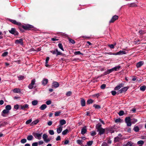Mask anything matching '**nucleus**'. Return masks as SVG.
I'll list each match as a JSON object with an SVG mask.
<instances>
[{
	"label": "nucleus",
	"mask_w": 146,
	"mask_h": 146,
	"mask_svg": "<svg viewBox=\"0 0 146 146\" xmlns=\"http://www.w3.org/2000/svg\"><path fill=\"white\" fill-rule=\"evenodd\" d=\"M39 121L38 119H36L33 122H32L31 124V125L33 126L34 125H35L38 123Z\"/></svg>",
	"instance_id": "obj_19"
},
{
	"label": "nucleus",
	"mask_w": 146,
	"mask_h": 146,
	"mask_svg": "<svg viewBox=\"0 0 146 146\" xmlns=\"http://www.w3.org/2000/svg\"><path fill=\"white\" fill-rule=\"evenodd\" d=\"M38 102L37 100H34L32 102V103L33 106H35L37 104Z\"/></svg>",
	"instance_id": "obj_32"
},
{
	"label": "nucleus",
	"mask_w": 146,
	"mask_h": 146,
	"mask_svg": "<svg viewBox=\"0 0 146 146\" xmlns=\"http://www.w3.org/2000/svg\"><path fill=\"white\" fill-rule=\"evenodd\" d=\"M124 84H123L121 83L117 86L115 88L114 90H117L121 88L123 86Z\"/></svg>",
	"instance_id": "obj_12"
},
{
	"label": "nucleus",
	"mask_w": 146,
	"mask_h": 146,
	"mask_svg": "<svg viewBox=\"0 0 146 146\" xmlns=\"http://www.w3.org/2000/svg\"><path fill=\"white\" fill-rule=\"evenodd\" d=\"M87 132V129L86 127H84L81 130V133L82 135H84Z\"/></svg>",
	"instance_id": "obj_15"
},
{
	"label": "nucleus",
	"mask_w": 146,
	"mask_h": 146,
	"mask_svg": "<svg viewBox=\"0 0 146 146\" xmlns=\"http://www.w3.org/2000/svg\"><path fill=\"white\" fill-rule=\"evenodd\" d=\"M144 143V142L143 141L140 140L137 142V144H138L143 145Z\"/></svg>",
	"instance_id": "obj_56"
},
{
	"label": "nucleus",
	"mask_w": 146,
	"mask_h": 146,
	"mask_svg": "<svg viewBox=\"0 0 146 146\" xmlns=\"http://www.w3.org/2000/svg\"><path fill=\"white\" fill-rule=\"evenodd\" d=\"M10 21L14 24L17 25H20L21 23L20 22H17L16 21L14 20H10Z\"/></svg>",
	"instance_id": "obj_14"
},
{
	"label": "nucleus",
	"mask_w": 146,
	"mask_h": 146,
	"mask_svg": "<svg viewBox=\"0 0 146 146\" xmlns=\"http://www.w3.org/2000/svg\"><path fill=\"white\" fill-rule=\"evenodd\" d=\"M111 72V69L108 70L106 71L104 73V74L105 75H107L108 74H109Z\"/></svg>",
	"instance_id": "obj_33"
},
{
	"label": "nucleus",
	"mask_w": 146,
	"mask_h": 146,
	"mask_svg": "<svg viewBox=\"0 0 146 146\" xmlns=\"http://www.w3.org/2000/svg\"><path fill=\"white\" fill-rule=\"evenodd\" d=\"M27 142V140L25 139H23L21 141V142L22 143H24Z\"/></svg>",
	"instance_id": "obj_45"
},
{
	"label": "nucleus",
	"mask_w": 146,
	"mask_h": 146,
	"mask_svg": "<svg viewBox=\"0 0 146 146\" xmlns=\"http://www.w3.org/2000/svg\"><path fill=\"white\" fill-rule=\"evenodd\" d=\"M51 139L48 138H47L46 139H45V140L44 141L46 143H48L49 142V141L51 140Z\"/></svg>",
	"instance_id": "obj_46"
},
{
	"label": "nucleus",
	"mask_w": 146,
	"mask_h": 146,
	"mask_svg": "<svg viewBox=\"0 0 146 146\" xmlns=\"http://www.w3.org/2000/svg\"><path fill=\"white\" fill-rule=\"evenodd\" d=\"M81 104L82 106L84 107L85 105V101L84 99L81 98Z\"/></svg>",
	"instance_id": "obj_20"
},
{
	"label": "nucleus",
	"mask_w": 146,
	"mask_h": 146,
	"mask_svg": "<svg viewBox=\"0 0 146 146\" xmlns=\"http://www.w3.org/2000/svg\"><path fill=\"white\" fill-rule=\"evenodd\" d=\"M74 53V54L75 55H79V54L83 55V54L81 53L80 51L75 52Z\"/></svg>",
	"instance_id": "obj_37"
},
{
	"label": "nucleus",
	"mask_w": 146,
	"mask_h": 146,
	"mask_svg": "<svg viewBox=\"0 0 146 146\" xmlns=\"http://www.w3.org/2000/svg\"><path fill=\"white\" fill-rule=\"evenodd\" d=\"M48 132L49 134L51 135H53L54 134V132L53 130H49L48 131Z\"/></svg>",
	"instance_id": "obj_48"
},
{
	"label": "nucleus",
	"mask_w": 146,
	"mask_h": 146,
	"mask_svg": "<svg viewBox=\"0 0 146 146\" xmlns=\"http://www.w3.org/2000/svg\"><path fill=\"white\" fill-rule=\"evenodd\" d=\"M137 121V119L135 118H133L131 119V123H132L134 124Z\"/></svg>",
	"instance_id": "obj_40"
},
{
	"label": "nucleus",
	"mask_w": 146,
	"mask_h": 146,
	"mask_svg": "<svg viewBox=\"0 0 146 146\" xmlns=\"http://www.w3.org/2000/svg\"><path fill=\"white\" fill-rule=\"evenodd\" d=\"M21 108L23 110H24L25 109H28L29 108V105L27 104L21 105Z\"/></svg>",
	"instance_id": "obj_16"
},
{
	"label": "nucleus",
	"mask_w": 146,
	"mask_h": 146,
	"mask_svg": "<svg viewBox=\"0 0 146 146\" xmlns=\"http://www.w3.org/2000/svg\"><path fill=\"white\" fill-rule=\"evenodd\" d=\"M72 94V92L70 91H69L67 92V93L66 94V95L67 96H71V95Z\"/></svg>",
	"instance_id": "obj_54"
},
{
	"label": "nucleus",
	"mask_w": 146,
	"mask_h": 146,
	"mask_svg": "<svg viewBox=\"0 0 146 146\" xmlns=\"http://www.w3.org/2000/svg\"><path fill=\"white\" fill-rule=\"evenodd\" d=\"M116 45V43H115L114 44H111L108 45V46L110 47L111 48H114V46Z\"/></svg>",
	"instance_id": "obj_41"
},
{
	"label": "nucleus",
	"mask_w": 146,
	"mask_h": 146,
	"mask_svg": "<svg viewBox=\"0 0 146 146\" xmlns=\"http://www.w3.org/2000/svg\"><path fill=\"white\" fill-rule=\"evenodd\" d=\"M15 43L16 44H20L22 45L23 44V39L20 38L19 40H16L15 41Z\"/></svg>",
	"instance_id": "obj_11"
},
{
	"label": "nucleus",
	"mask_w": 146,
	"mask_h": 146,
	"mask_svg": "<svg viewBox=\"0 0 146 146\" xmlns=\"http://www.w3.org/2000/svg\"><path fill=\"white\" fill-rule=\"evenodd\" d=\"M59 83L56 82H54L52 83V88H56L59 87Z\"/></svg>",
	"instance_id": "obj_8"
},
{
	"label": "nucleus",
	"mask_w": 146,
	"mask_h": 146,
	"mask_svg": "<svg viewBox=\"0 0 146 146\" xmlns=\"http://www.w3.org/2000/svg\"><path fill=\"white\" fill-rule=\"evenodd\" d=\"M35 82V79H33L32 80L31 83L28 86V88L29 89H31L33 88Z\"/></svg>",
	"instance_id": "obj_5"
},
{
	"label": "nucleus",
	"mask_w": 146,
	"mask_h": 146,
	"mask_svg": "<svg viewBox=\"0 0 146 146\" xmlns=\"http://www.w3.org/2000/svg\"><path fill=\"white\" fill-rule=\"evenodd\" d=\"M48 82V80L46 79H44L42 81V83L43 85L45 86Z\"/></svg>",
	"instance_id": "obj_17"
},
{
	"label": "nucleus",
	"mask_w": 146,
	"mask_h": 146,
	"mask_svg": "<svg viewBox=\"0 0 146 146\" xmlns=\"http://www.w3.org/2000/svg\"><path fill=\"white\" fill-rule=\"evenodd\" d=\"M144 64L143 61H140L137 64L136 66L137 68L140 67Z\"/></svg>",
	"instance_id": "obj_18"
},
{
	"label": "nucleus",
	"mask_w": 146,
	"mask_h": 146,
	"mask_svg": "<svg viewBox=\"0 0 146 146\" xmlns=\"http://www.w3.org/2000/svg\"><path fill=\"white\" fill-rule=\"evenodd\" d=\"M33 138V136L32 135L28 136L27 137V139L29 141L32 140Z\"/></svg>",
	"instance_id": "obj_26"
},
{
	"label": "nucleus",
	"mask_w": 146,
	"mask_h": 146,
	"mask_svg": "<svg viewBox=\"0 0 146 146\" xmlns=\"http://www.w3.org/2000/svg\"><path fill=\"white\" fill-rule=\"evenodd\" d=\"M9 111L6 109H5L3 110L1 113V115L3 117H5L6 114H8Z\"/></svg>",
	"instance_id": "obj_10"
},
{
	"label": "nucleus",
	"mask_w": 146,
	"mask_h": 146,
	"mask_svg": "<svg viewBox=\"0 0 146 146\" xmlns=\"http://www.w3.org/2000/svg\"><path fill=\"white\" fill-rule=\"evenodd\" d=\"M38 145V142H35L33 143L32 144V146H37Z\"/></svg>",
	"instance_id": "obj_64"
},
{
	"label": "nucleus",
	"mask_w": 146,
	"mask_h": 146,
	"mask_svg": "<svg viewBox=\"0 0 146 146\" xmlns=\"http://www.w3.org/2000/svg\"><path fill=\"white\" fill-rule=\"evenodd\" d=\"M121 119L120 118H118L115 120V122L116 123L119 122L120 121Z\"/></svg>",
	"instance_id": "obj_62"
},
{
	"label": "nucleus",
	"mask_w": 146,
	"mask_h": 146,
	"mask_svg": "<svg viewBox=\"0 0 146 146\" xmlns=\"http://www.w3.org/2000/svg\"><path fill=\"white\" fill-rule=\"evenodd\" d=\"M62 130V127L61 126L57 129V132L58 133H60Z\"/></svg>",
	"instance_id": "obj_24"
},
{
	"label": "nucleus",
	"mask_w": 146,
	"mask_h": 146,
	"mask_svg": "<svg viewBox=\"0 0 146 146\" xmlns=\"http://www.w3.org/2000/svg\"><path fill=\"white\" fill-rule=\"evenodd\" d=\"M42 134V133H37L34 132L33 133V135L35 138L38 140H40L41 139Z\"/></svg>",
	"instance_id": "obj_2"
},
{
	"label": "nucleus",
	"mask_w": 146,
	"mask_h": 146,
	"mask_svg": "<svg viewBox=\"0 0 146 146\" xmlns=\"http://www.w3.org/2000/svg\"><path fill=\"white\" fill-rule=\"evenodd\" d=\"M124 113V112L123 111H120L118 113V114L119 116H122L123 115Z\"/></svg>",
	"instance_id": "obj_47"
},
{
	"label": "nucleus",
	"mask_w": 146,
	"mask_h": 146,
	"mask_svg": "<svg viewBox=\"0 0 146 146\" xmlns=\"http://www.w3.org/2000/svg\"><path fill=\"white\" fill-rule=\"evenodd\" d=\"M76 142L78 144L81 145L83 142V141L82 140H78Z\"/></svg>",
	"instance_id": "obj_42"
},
{
	"label": "nucleus",
	"mask_w": 146,
	"mask_h": 146,
	"mask_svg": "<svg viewBox=\"0 0 146 146\" xmlns=\"http://www.w3.org/2000/svg\"><path fill=\"white\" fill-rule=\"evenodd\" d=\"M93 143L92 141H90L87 142V145L88 146H90Z\"/></svg>",
	"instance_id": "obj_60"
},
{
	"label": "nucleus",
	"mask_w": 146,
	"mask_h": 146,
	"mask_svg": "<svg viewBox=\"0 0 146 146\" xmlns=\"http://www.w3.org/2000/svg\"><path fill=\"white\" fill-rule=\"evenodd\" d=\"M68 132V130L67 129H66L63 131V132L62 133V134L63 135H65Z\"/></svg>",
	"instance_id": "obj_39"
},
{
	"label": "nucleus",
	"mask_w": 146,
	"mask_h": 146,
	"mask_svg": "<svg viewBox=\"0 0 146 146\" xmlns=\"http://www.w3.org/2000/svg\"><path fill=\"white\" fill-rule=\"evenodd\" d=\"M50 52L53 54H56V56L59 55H61L62 54V53L58 51L57 49H56L55 50L50 51Z\"/></svg>",
	"instance_id": "obj_4"
},
{
	"label": "nucleus",
	"mask_w": 146,
	"mask_h": 146,
	"mask_svg": "<svg viewBox=\"0 0 146 146\" xmlns=\"http://www.w3.org/2000/svg\"><path fill=\"white\" fill-rule=\"evenodd\" d=\"M47 138H48V136L46 134H44L43 135L42 138L44 141L45 139H46Z\"/></svg>",
	"instance_id": "obj_35"
},
{
	"label": "nucleus",
	"mask_w": 146,
	"mask_h": 146,
	"mask_svg": "<svg viewBox=\"0 0 146 146\" xmlns=\"http://www.w3.org/2000/svg\"><path fill=\"white\" fill-rule=\"evenodd\" d=\"M58 46L59 48L60 49L64 51V50L63 48V46L61 43H59L58 45Z\"/></svg>",
	"instance_id": "obj_34"
},
{
	"label": "nucleus",
	"mask_w": 146,
	"mask_h": 146,
	"mask_svg": "<svg viewBox=\"0 0 146 146\" xmlns=\"http://www.w3.org/2000/svg\"><path fill=\"white\" fill-rule=\"evenodd\" d=\"M61 113V111H58L56 112L55 113L54 115L56 116H57L59 115Z\"/></svg>",
	"instance_id": "obj_43"
},
{
	"label": "nucleus",
	"mask_w": 146,
	"mask_h": 146,
	"mask_svg": "<svg viewBox=\"0 0 146 146\" xmlns=\"http://www.w3.org/2000/svg\"><path fill=\"white\" fill-rule=\"evenodd\" d=\"M106 86V85L105 84H102L101 86V88L102 89H104L105 88Z\"/></svg>",
	"instance_id": "obj_63"
},
{
	"label": "nucleus",
	"mask_w": 146,
	"mask_h": 146,
	"mask_svg": "<svg viewBox=\"0 0 146 146\" xmlns=\"http://www.w3.org/2000/svg\"><path fill=\"white\" fill-rule=\"evenodd\" d=\"M32 121V119H29L26 122V123L27 124H28L30 123H31Z\"/></svg>",
	"instance_id": "obj_55"
},
{
	"label": "nucleus",
	"mask_w": 146,
	"mask_h": 146,
	"mask_svg": "<svg viewBox=\"0 0 146 146\" xmlns=\"http://www.w3.org/2000/svg\"><path fill=\"white\" fill-rule=\"evenodd\" d=\"M146 89V86L143 85L141 86L140 88V90L142 91H144Z\"/></svg>",
	"instance_id": "obj_36"
},
{
	"label": "nucleus",
	"mask_w": 146,
	"mask_h": 146,
	"mask_svg": "<svg viewBox=\"0 0 146 146\" xmlns=\"http://www.w3.org/2000/svg\"><path fill=\"white\" fill-rule=\"evenodd\" d=\"M111 54H112V55H123V54H125L126 53L125 52V51H123V50H120L119 51V52H117L115 53H110Z\"/></svg>",
	"instance_id": "obj_3"
},
{
	"label": "nucleus",
	"mask_w": 146,
	"mask_h": 146,
	"mask_svg": "<svg viewBox=\"0 0 146 146\" xmlns=\"http://www.w3.org/2000/svg\"><path fill=\"white\" fill-rule=\"evenodd\" d=\"M51 103V101L50 100L47 101L46 102V104L47 105H49Z\"/></svg>",
	"instance_id": "obj_61"
},
{
	"label": "nucleus",
	"mask_w": 146,
	"mask_h": 146,
	"mask_svg": "<svg viewBox=\"0 0 146 146\" xmlns=\"http://www.w3.org/2000/svg\"><path fill=\"white\" fill-rule=\"evenodd\" d=\"M93 102V100L92 99H90L87 100V104H90L92 103Z\"/></svg>",
	"instance_id": "obj_44"
},
{
	"label": "nucleus",
	"mask_w": 146,
	"mask_h": 146,
	"mask_svg": "<svg viewBox=\"0 0 146 146\" xmlns=\"http://www.w3.org/2000/svg\"><path fill=\"white\" fill-rule=\"evenodd\" d=\"M130 118L129 117H126L125 119V122L130 121Z\"/></svg>",
	"instance_id": "obj_53"
},
{
	"label": "nucleus",
	"mask_w": 146,
	"mask_h": 146,
	"mask_svg": "<svg viewBox=\"0 0 146 146\" xmlns=\"http://www.w3.org/2000/svg\"><path fill=\"white\" fill-rule=\"evenodd\" d=\"M47 107L46 105L45 104H43L42 105H41L40 107L39 108L41 110H44L45 109H46Z\"/></svg>",
	"instance_id": "obj_21"
},
{
	"label": "nucleus",
	"mask_w": 146,
	"mask_h": 146,
	"mask_svg": "<svg viewBox=\"0 0 146 146\" xmlns=\"http://www.w3.org/2000/svg\"><path fill=\"white\" fill-rule=\"evenodd\" d=\"M60 123L62 125H63L66 123V121L64 119L61 120L60 121Z\"/></svg>",
	"instance_id": "obj_29"
},
{
	"label": "nucleus",
	"mask_w": 146,
	"mask_h": 146,
	"mask_svg": "<svg viewBox=\"0 0 146 146\" xmlns=\"http://www.w3.org/2000/svg\"><path fill=\"white\" fill-rule=\"evenodd\" d=\"M13 92L14 93H19L21 92L20 90L18 88L15 89L13 90Z\"/></svg>",
	"instance_id": "obj_28"
},
{
	"label": "nucleus",
	"mask_w": 146,
	"mask_h": 146,
	"mask_svg": "<svg viewBox=\"0 0 146 146\" xmlns=\"http://www.w3.org/2000/svg\"><path fill=\"white\" fill-rule=\"evenodd\" d=\"M125 146H134V144L131 141H129L126 143Z\"/></svg>",
	"instance_id": "obj_23"
},
{
	"label": "nucleus",
	"mask_w": 146,
	"mask_h": 146,
	"mask_svg": "<svg viewBox=\"0 0 146 146\" xmlns=\"http://www.w3.org/2000/svg\"><path fill=\"white\" fill-rule=\"evenodd\" d=\"M18 78L19 80H21L23 79L24 78V76H18Z\"/></svg>",
	"instance_id": "obj_58"
},
{
	"label": "nucleus",
	"mask_w": 146,
	"mask_h": 146,
	"mask_svg": "<svg viewBox=\"0 0 146 146\" xmlns=\"http://www.w3.org/2000/svg\"><path fill=\"white\" fill-rule=\"evenodd\" d=\"M121 68V66H118L113 68L114 71H117L119 70V68Z\"/></svg>",
	"instance_id": "obj_27"
},
{
	"label": "nucleus",
	"mask_w": 146,
	"mask_h": 146,
	"mask_svg": "<svg viewBox=\"0 0 146 146\" xmlns=\"http://www.w3.org/2000/svg\"><path fill=\"white\" fill-rule=\"evenodd\" d=\"M8 53L7 52H4L2 54V56H6L8 54Z\"/></svg>",
	"instance_id": "obj_57"
},
{
	"label": "nucleus",
	"mask_w": 146,
	"mask_h": 146,
	"mask_svg": "<svg viewBox=\"0 0 146 146\" xmlns=\"http://www.w3.org/2000/svg\"><path fill=\"white\" fill-rule=\"evenodd\" d=\"M127 123V125L128 126H131V123L130 121L125 122Z\"/></svg>",
	"instance_id": "obj_52"
},
{
	"label": "nucleus",
	"mask_w": 146,
	"mask_h": 146,
	"mask_svg": "<svg viewBox=\"0 0 146 146\" xmlns=\"http://www.w3.org/2000/svg\"><path fill=\"white\" fill-rule=\"evenodd\" d=\"M96 128L100 135H101L104 133L105 131V129L102 127V125L100 123H98L96 125Z\"/></svg>",
	"instance_id": "obj_1"
},
{
	"label": "nucleus",
	"mask_w": 146,
	"mask_h": 146,
	"mask_svg": "<svg viewBox=\"0 0 146 146\" xmlns=\"http://www.w3.org/2000/svg\"><path fill=\"white\" fill-rule=\"evenodd\" d=\"M23 28L26 30H29L33 27V26L30 25H27L23 26Z\"/></svg>",
	"instance_id": "obj_7"
},
{
	"label": "nucleus",
	"mask_w": 146,
	"mask_h": 146,
	"mask_svg": "<svg viewBox=\"0 0 146 146\" xmlns=\"http://www.w3.org/2000/svg\"><path fill=\"white\" fill-rule=\"evenodd\" d=\"M11 106L10 105H7L5 107V109L9 111V110L11 109Z\"/></svg>",
	"instance_id": "obj_30"
},
{
	"label": "nucleus",
	"mask_w": 146,
	"mask_h": 146,
	"mask_svg": "<svg viewBox=\"0 0 146 146\" xmlns=\"http://www.w3.org/2000/svg\"><path fill=\"white\" fill-rule=\"evenodd\" d=\"M68 38L70 43L72 44H74L75 43V41L74 40L70 38L69 37H68Z\"/></svg>",
	"instance_id": "obj_25"
},
{
	"label": "nucleus",
	"mask_w": 146,
	"mask_h": 146,
	"mask_svg": "<svg viewBox=\"0 0 146 146\" xmlns=\"http://www.w3.org/2000/svg\"><path fill=\"white\" fill-rule=\"evenodd\" d=\"M128 89V88L127 87H124L119 90L118 92L119 93H121L123 92H126L127 90Z\"/></svg>",
	"instance_id": "obj_13"
},
{
	"label": "nucleus",
	"mask_w": 146,
	"mask_h": 146,
	"mask_svg": "<svg viewBox=\"0 0 146 146\" xmlns=\"http://www.w3.org/2000/svg\"><path fill=\"white\" fill-rule=\"evenodd\" d=\"M127 123V125L128 126H131V123L130 121L125 122Z\"/></svg>",
	"instance_id": "obj_51"
},
{
	"label": "nucleus",
	"mask_w": 146,
	"mask_h": 146,
	"mask_svg": "<svg viewBox=\"0 0 146 146\" xmlns=\"http://www.w3.org/2000/svg\"><path fill=\"white\" fill-rule=\"evenodd\" d=\"M9 32L11 33L14 35H17L18 34V33L16 31L14 28H12L11 30L9 31Z\"/></svg>",
	"instance_id": "obj_6"
},
{
	"label": "nucleus",
	"mask_w": 146,
	"mask_h": 146,
	"mask_svg": "<svg viewBox=\"0 0 146 146\" xmlns=\"http://www.w3.org/2000/svg\"><path fill=\"white\" fill-rule=\"evenodd\" d=\"M134 130L136 132H137L139 130V128L138 127L136 126L134 127Z\"/></svg>",
	"instance_id": "obj_49"
},
{
	"label": "nucleus",
	"mask_w": 146,
	"mask_h": 146,
	"mask_svg": "<svg viewBox=\"0 0 146 146\" xmlns=\"http://www.w3.org/2000/svg\"><path fill=\"white\" fill-rule=\"evenodd\" d=\"M139 33L141 35H143V34L145 33H146V32L145 31L141 30L139 31Z\"/></svg>",
	"instance_id": "obj_38"
},
{
	"label": "nucleus",
	"mask_w": 146,
	"mask_h": 146,
	"mask_svg": "<svg viewBox=\"0 0 146 146\" xmlns=\"http://www.w3.org/2000/svg\"><path fill=\"white\" fill-rule=\"evenodd\" d=\"M96 133L95 131H92L91 132V135L93 136L96 135Z\"/></svg>",
	"instance_id": "obj_50"
},
{
	"label": "nucleus",
	"mask_w": 146,
	"mask_h": 146,
	"mask_svg": "<svg viewBox=\"0 0 146 146\" xmlns=\"http://www.w3.org/2000/svg\"><path fill=\"white\" fill-rule=\"evenodd\" d=\"M128 6L130 7H137V4L135 3H132L130 4H129Z\"/></svg>",
	"instance_id": "obj_22"
},
{
	"label": "nucleus",
	"mask_w": 146,
	"mask_h": 146,
	"mask_svg": "<svg viewBox=\"0 0 146 146\" xmlns=\"http://www.w3.org/2000/svg\"><path fill=\"white\" fill-rule=\"evenodd\" d=\"M118 17L117 15H115L113 17L110 21V23H111L114 22L115 21L118 19Z\"/></svg>",
	"instance_id": "obj_9"
},
{
	"label": "nucleus",
	"mask_w": 146,
	"mask_h": 146,
	"mask_svg": "<svg viewBox=\"0 0 146 146\" xmlns=\"http://www.w3.org/2000/svg\"><path fill=\"white\" fill-rule=\"evenodd\" d=\"M49 57H47L46 58V62H45V66L46 67H48L49 66V65L47 64V63H48V61L49 60Z\"/></svg>",
	"instance_id": "obj_31"
},
{
	"label": "nucleus",
	"mask_w": 146,
	"mask_h": 146,
	"mask_svg": "<svg viewBox=\"0 0 146 146\" xmlns=\"http://www.w3.org/2000/svg\"><path fill=\"white\" fill-rule=\"evenodd\" d=\"M94 107L96 108L100 109V106L97 105H94Z\"/></svg>",
	"instance_id": "obj_59"
}]
</instances>
